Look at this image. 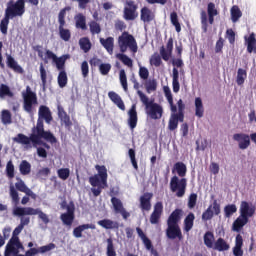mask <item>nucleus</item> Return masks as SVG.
Instances as JSON below:
<instances>
[{
    "instance_id": "nucleus-1",
    "label": "nucleus",
    "mask_w": 256,
    "mask_h": 256,
    "mask_svg": "<svg viewBox=\"0 0 256 256\" xmlns=\"http://www.w3.org/2000/svg\"><path fill=\"white\" fill-rule=\"evenodd\" d=\"M48 143H51V145L57 143V138L51 131H45L43 129V124L41 122L38 123V127L32 128V133L28 137L25 134H18L17 137L14 138L15 143H19L20 145H27L28 147H31V143L33 147H37L38 145H42L44 149H51V146Z\"/></svg>"
},
{
    "instance_id": "nucleus-2",
    "label": "nucleus",
    "mask_w": 256,
    "mask_h": 256,
    "mask_svg": "<svg viewBox=\"0 0 256 256\" xmlns=\"http://www.w3.org/2000/svg\"><path fill=\"white\" fill-rule=\"evenodd\" d=\"M138 97L141 101V103L145 107V113L149 119H152L154 121H157L163 117V106L157 102H155L154 99H149L143 91L138 90Z\"/></svg>"
},
{
    "instance_id": "nucleus-3",
    "label": "nucleus",
    "mask_w": 256,
    "mask_h": 256,
    "mask_svg": "<svg viewBox=\"0 0 256 256\" xmlns=\"http://www.w3.org/2000/svg\"><path fill=\"white\" fill-rule=\"evenodd\" d=\"M95 169L98 172V174L91 176L89 178V183L92 187H97V188H91V191L94 197H99L103 189V187H101V184L105 186L107 185V178H108L107 167L105 165L97 164L95 166Z\"/></svg>"
},
{
    "instance_id": "nucleus-4",
    "label": "nucleus",
    "mask_w": 256,
    "mask_h": 256,
    "mask_svg": "<svg viewBox=\"0 0 256 256\" xmlns=\"http://www.w3.org/2000/svg\"><path fill=\"white\" fill-rule=\"evenodd\" d=\"M23 231V226L18 225L13 233L12 237L8 241L5 247L4 256L17 255L20 251H25V246L21 243L19 239V234Z\"/></svg>"
},
{
    "instance_id": "nucleus-5",
    "label": "nucleus",
    "mask_w": 256,
    "mask_h": 256,
    "mask_svg": "<svg viewBox=\"0 0 256 256\" xmlns=\"http://www.w3.org/2000/svg\"><path fill=\"white\" fill-rule=\"evenodd\" d=\"M217 15H219L217 6L213 2H209L207 4V12L205 10L200 12V21L203 33H207L209 25H213V23H215V17H217Z\"/></svg>"
},
{
    "instance_id": "nucleus-6",
    "label": "nucleus",
    "mask_w": 256,
    "mask_h": 256,
    "mask_svg": "<svg viewBox=\"0 0 256 256\" xmlns=\"http://www.w3.org/2000/svg\"><path fill=\"white\" fill-rule=\"evenodd\" d=\"M118 47L121 53H127V49H129L132 53H137V40H135V37L129 34V32L124 31L118 37Z\"/></svg>"
},
{
    "instance_id": "nucleus-7",
    "label": "nucleus",
    "mask_w": 256,
    "mask_h": 256,
    "mask_svg": "<svg viewBox=\"0 0 256 256\" xmlns=\"http://www.w3.org/2000/svg\"><path fill=\"white\" fill-rule=\"evenodd\" d=\"M25 14V1L24 0H17L14 2L10 0L7 3V7L5 9V15L8 16L10 19H15V17H23Z\"/></svg>"
},
{
    "instance_id": "nucleus-8",
    "label": "nucleus",
    "mask_w": 256,
    "mask_h": 256,
    "mask_svg": "<svg viewBox=\"0 0 256 256\" xmlns=\"http://www.w3.org/2000/svg\"><path fill=\"white\" fill-rule=\"evenodd\" d=\"M23 109L26 113H33V105H37V94L31 90L30 86L26 87V91L22 92Z\"/></svg>"
},
{
    "instance_id": "nucleus-9",
    "label": "nucleus",
    "mask_w": 256,
    "mask_h": 256,
    "mask_svg": "<svg viewBox=\"0 0 256 256\" xmlns=\"http://www.w3.org/2000/svg\"><path fill=\"white\" fill-rule=\"evenodd\" d=\"M187 189V178H181L173 176L170 180V190L172 193H176V197H183Z\"/></svg>"
},
{
    "instance_id": "nucleus-10",
    "label": "nucleus",
    "mask_w": 256,
    "mask_h": 256,
    "mask_svg": "<svg viewBox=\"0 0 256 256\" xmlns=\"http://www.w3.org/2000/svg\"><path fill=\"white\" fill-rule=\"evenodd\" d=\"M46 58L52 59L53 63L56 65V69L58 71H65V63L67 62V59H69V54L62 55L60 57H57L55 53L51 50H46Z\"/></svg>"
},
{
    "instance_id": "nucleus-11",
    "label": "nucleus",
    "mask_w": 256,
    "mask_h": 256,
    "mask_svg": "<svg viewBox=\"0 0 256 256\" xmlns=\"http://www.w3.org/2000/svg\"><path fill=\"white\" fill-rule=\"evenodd\" d=\"M43 119L48 124L53 121V116L51 115V110L49 109V107H47L45 105H41L39 107L38 120H37L36 126H34V127H39V123H41L42 129H45V125L43 124Z\"/></svg>"
},
{
    "instance_id": "nucleus-12",
    "label": "nucleus",
    "mask_w": 256,
    "mask_h": 256,
    "mask_svg": "<svg viewBox=\"0 0 256 256\" xmlns=\"http://www.w3.org/2000/svg\"><path fill=\"white\" fill-rule=\"evenodd\" d=\"M66 213H62L60 215V219L64 225L67 227H71L73 225V221H75V203L72 201L69 202Z\"/></svg>"
},
{
    "instance_id": "nucleus-13",
    "label": "nucleus",
    "mask_w": 256,
    "mask_h": 256,
    "mask_svg": "<svg viewBox=\"0 0 256 256\" xmlns=\"http://www.w3.org/2000/svg\"><path fill=\"white\" fill-rule=\"evenodd\" d=\"M221 214V204L214 200L212 205H210L203 213H202V221H211L214 215Z\"/></svg>"
},
{
    "instance_id": "nucleus-14",
    "label": "nucleus",
    "mask_w": 256,
    "mask_h": 256,
    "mask_svg": "<svg viewBox=\"0 0 256 256\" xmlns=\"http://www.w3.org/2000/svg\"><path fill=\"white\" fill-rule=\"evenodd\" d=\"M166 237L172 241L175 239L183 241V232H181V227L175 224H167Z\"/></svg>"
},
{
    "instance_id": "nucleus-15",
    "label": "nucleus",
    "mask_w": 256,
    "mask_h": 256,
    "mask_svg": "<svg viewBox=\"0 0 256 256\" xmlns=\"http://www.w3.org/2000/svg\"><path fill=\"white\" fill-rule=\"evenodd\" d=\"M256 207L252 203L247 201H242L240 204V217L247 219L249 221L250 217L255 215Z\"/></svg>"
},
{
    "instance_id": "nucleus-16",
    "label": "nucleus",
    "mask_w": 256,
    "mask_h": 256,
    "mask_svg": "<svg viewBox=\"0 0 256 256\" xmlns=\"http://www.w3.org/2000/svg\"><path fill=\"white\" fill-rule=\"evenodd\" d=\"M57 111H58V117L61 121V125H64L67 131H71V127H73V121H71V117L69 116V114H67V112L65 111V108H63V106L61 105H58Z\"/></svg>"
},
{
    "instance_id": "nucleus-17",
    "label": "nucleus",
    "mask_w": 256,
    "mask_h": 256,
    "mask_svg": "<svg viewBox=\"0 0 256 256\" xmlns=\"http://www.w3.org/2000/svg\"><path fill=\"white\" fill-rule=\"evenodd\" d=\"M233 141L238 142L239 149L245 150L251 145V136L245 133H236L233 135Z\"/></svg>"
},
{
    "instance_id": "nucleus-18",
    "label": "nucleus",
    "mask_w": 256,
    "mask_h": 256,
    "mask_svg": "<svg viewBox=\"0 0 256 256\" xmlns=\"http://www.w3.org/2000/svg\"><path fill=\"white\" fill-rule=\"evenodd\" d=\"M139 121V117L137 116V104H133L128 111V126L131 131L137 127V123Z\"/></svg>"
},
{
    "instance_id": "nucleus-19",
    "label": "nucleus",
    "mask_w": 256,
    "mask_h": 256,
    "mask_svg": "<svg viewBox=\"0 0 256 256\" xmlns=\"http://www.w3.org/2000/svg\"><path fill=\"white\" fill-rule=\"evenodd\" d=\"M161 215H163V202H157L154 205V210L150 216V223L152 225H157L161 219Z\"/></svg>"
},
{
    "instance_id": "nucleus-20",
    "label": "nucleus",
    "mask_w": 256,
    "mask_h": 256,
    "mask_svg": "<svg viewBox=\"0 0 256 256\" xmlns=\"http://www.w3.org/2000/svg\"><path fill=\"white\" fill-rule=\"evenodd\" d=\"M153 193L146 192L140 197V209L142 211H151V200Z\"/></svg>"
},
{
    "instance_id": "nucleus-21",
    "label": "nucleus",
    "mask_w": 256,
    "mask_h": 256,
    "mask_svg": "<svg viewBox=\"0 0 256 256\" xmlns=\"http://www.w3.org/2000/svg\"><path fill=\"white\" fill-rule=\"evenodd\" d=\"M17 180H18V182L15 183V187H16L17 191H20L21 193H25L27 195V197L36 199L37 195L34 194L33 191L31 189H29V187H27L25 182L20 178H17Z\"/></svg>"
},
{
    "instance_id": "nucleus-22",
    "label": "nucleus",
    "mask_w": 256,
    "mask_h": 256,
    "mask_svg": "<svg viewBox=\"0 0 256 256\" xmlns=\"http://www.w3.org/2000/svg\"><path fill=\"white\" fill-rule=\"evenodd\" d=\"M245 45L247 47V53L256 54V36L255 32H252L249 36H244Z\"/></svg>"
},
{
    "instance_id": "nucleus-23",
    "label": "nucleus",
    "mask_w": 256,
    "mask_h": 256,
    "mask_svg": "<svg viewBox=\"0 0 256 256\" xmlns=\"http://www.w3.org/2000/svg\"><path fill=\"white\" fill-rule=\"evenodd\" d=\"M181 217H183L182 209H175L167 219V225H179V221H181Z\"/></svg>"
},
{
    "instance_id": "nucleus-24",
    "label": "nucleus",
    "mask_w": 256,
    "mask_h": 256,
    "mask_svg": "<svg viewBox=\"0 0 256 256\" xmlns=\"http://www.w3.org/2000/svg\"><path fill=\"white\" fill-rule=\"evenodd\" d=\"M140 19L143 23H151L155 19V13L148 7H143L140 11Z\"/></svg>"
},
{
    "instance_id": "nucleus-25",
    "label": "nucleus",
    "mask_w": 256,
    "mask_h": 256,
    "mask_svg": "<svg viewBox=\"0 0 256 256\" xmlns=\"http://www.w3.org/2000/svg\"><path fill=\"white\" fill-rule=\"evenodd\" d=\"M86 229H97V226L95 224H82L78 227L74 228L73 235L76 239H81L83 237V231H86Z\"/></svg>"
},
{
    "instance_id": "nucleus-26",
    "label": "nucleus",
    "mask_w": 256,
    "mask_h": 256,
    "mask_svg": "<svg viewBox=\"0 0 256 256\" xmlns=\"http://www.w3.org/2000/svg\"><path fill=\"white\" fill-rule=\"evenodd\" d=\"M100 43L104 49L109 53V55H113V49L115 47V38L108 37V38H100Z\"/></svg>"
},
{
    "instance_id": "nucleus-27",
    "label": "nucleus",
    "mask_w": 256,
    "mask_h": 256,
    "mask_svg": "<svg viewBox=\"0 0 256 256\" xmlns=\"http://www.w3.org/2000/svg\"><path fill=\"white\" fill-rule=\"evenodd\" d=\"M13 215H15L16 217H23L24 215H37V212L35 211V208L32 207H16L13 210Z\"/></svg>"
},
{
    "instance_id": "nucleus-28",
    "label": "nucleus",
    "mask_w": 256,
    "mask_h": 256,
    "mask_svg": "<svg viewBox=\"0 0 256 256\" xmlns=\"http://www.w3.org/2000/svg\"><path fill=\"white\" fill-rule=\"evenodd\" d=\"M108 97L114 104L117 105L119 109H121V111H125V103L123 102V99H121V96H119V94L110 91L108 93Z\"/></svg>"
},
{
    "instance_id": "nucleus-29",
    "label": "nucleus",
    "mask_w": 256,
    "mask_h": 256,
    "mask_svg": "<svg viewBox=\"0 0 256 256\" xmlns=\"http://www.w3.org/2000/svg\"><path fill=\"white\" fill-rule=\"evenodd\" d=\"M249 223L247 218H243V216H239L232 224V231L236 233H240L241 229Z\"/></svg>"
},
{
    "instance_id": "nucleus-30",
    "label": "nucleus",
    "mask_w": 256,
    "mask_h": 256,
    "mask_svg": "<svg viewBox=\"0 0 256 256\" xmlns=\"http://www.w3.org/2000/svg\"><path fill=\"white\" fill-rule=\"evenodd\" d=\"M100 227L103 229L111 230V229H119V222L113 221L111 219H103L97 222Z\"/></svg>"
},
{
    "instance_id": "nucleus-31",
    "label": "nucleus",
    "mask_w": 256,
    "mask_h": 256,
    "mask_svg": "<svg viewBox=\"0 0 256 256\" xmlns=\"http://www.w3.org/2000/svg\"><path fill=\"white\" fill-rule=\"evenodd\" d=\"M195 115L199 119L205 115V107H203V100L201 97L195 98Z\"/></svg>"
},
{
    "instance_id": "nucleus-32",
    "label": "nucleus",
    "mask_w": 256,
    "mask_h": 256,
    "mask_svg": "<svg viewBox=\"0 0 256 256\" xmlns=\"http://www.w3.org/2000/svg\"><path fill=\"white\" fill-rule=\"evenodd\" d=\"M172 87L174 93H179L181 85L179 84V70L177 68H173L172 70Z\"/></svg>"
},
{
    "instance_id": "nucleus-33",
    "label": "nucleus",
    "mask_w": 256,
    "mask_h": 256,
    "mask_svg": "<svg viewBox=\"0 0 256 256\" xmlns=\"http://www.w3.org/2000/svg\"><path fill=\"white\" fill-rule=\"evenodd\" d=\"M195 223V214L190 212L186 218L184 219V231L189 233L193 229V225Z\"/></svg>"
},
{
    "instance_id": "nucleus-34",
    "label": "nucleus",
    "mask_w": 256,
    "mask_h": 256,
    "mask_svg": "<svg viewBox=\"0 0 256 256\" xmlns=\"http://www.w3.org/2000/svg\"><path fill=\"white\" fill-rule=\"evenodd\" d=\"M59 37L62 41H71V30L65 28V25L58 26Z\"/></svg>"
},
{
    "instance_id": "nucleus-35",
    "label": "nucleus",
    "mask_w": 256,
    "mask_h": 256,
    "mask_svg": "<svg viewBox=\"0 0 256 256\" xmlns=\"http://www.w3.org/2000/svg\"><path fill=\"white\" fill-rule=\"evenodd\" d=\"M230 15H231L232 23H237V21H239V18L243 17V12H241V9L239 8V6L234 5L230 9Z\"/></svg>"
},
{
    "instance_id": "nucleus-36",
    "label": "nucleus",
    "mask_w": 256,
    "mask_h": 256,
    "mask_svg": "<svg viewBox=\"0 0 256 256\" xmlns=\"http://www.w3.org/2000/svg\"><path fill=\"white\" fill-rule=\"evenodd\" d=\"M229 248V244L223 238H218L214 243V249L216 251H229Z\"/></svg>"
},
{
    "instance_id": "nucleus-37",
    "label": "nucleus",
    "mask_w": 256,
    "mask_h": 256,
    "mask_svg": "<svg viewBox=\"0 0 256 256\" xmlns=\"http://www.w3.org/2000/svg\"><path fill=\"white\" fill-rule=\"evenodd\" d=\"M174 170L176 171L178 177H185L187 175V165L183 162H176L174 164Z\"/></svg>"
},
{
    "instance_id": "nucleus-38",
    "label": "nucleus",
    "mask_w": 256,
    "mask_h": 256,
    "mask_svg": "<svg viewBox=\"0 0 256 256\" xmlns=\"http://www.w3.org/2000/svg\"><path fill=\"white\" fill-rule=\"evenodd\" d=\"M75 21H76L77 29H82L83 31H85V29H87V20L83 14H78L75 17Z\"/></svg>"
},
{
    "instance_id": "nucleus-39",
    "label": "nucleus",
    "mask_w": 256,
    "mask_h": 256,
    "mask_svg": "<svg viewBox=\"0 0 256 256\" xmlns=\"http://www.w3.org/2000/svg\"><path fill=\"white\" fill-rule=\"evenodd\" d=\"M215 241V235L211 231H207L204 234V245L208 247V249H213V243Z\"/></svg>"
},
{
    "instance_id": "nucleus-40",
    "label": "nucleus",
    "mask_w": 256,
    "mask_h": 256,
    "mask_svg": "<svg viewBox=\"0 0 256 256\" xmlns=\"http://www.w3.org/2000/svg\"><path fill=\"white\" fill-rule=\"evenodd\" d=\"M79 45L84 53H89V51H91V40H89L88 37L80 38Z\"/></svg>"
},
{
    "instance_id": "nucleus-41",
    "label": "nucleus",
    "mask_w": 256,
    "mask_h": 256,
    "mask_svg": "<svg viewBox=\"0 0 256 256\" xmlns=\"http://www.w3.org/2000/svg\"><path fill=\"white\" fill-rule=\"evenodd\" d=\"M245 79H247V70L243 68H239L237 71L236 83L241 86L245 83Z\"/></svg>"
},
{
    "instance_id": "nucleus-42",
    "label": "nucleus",
    "mask_w": 256,
    "mask_h": 256,
    "mask_svg": "<svg viewBox=\"0 0 256 256\" xmlns=\"http://www.w3.org/2000/svg\"><path fill=\"white\" fill-rule=\"evenodd\" d=\"M69 81V78H67V72L65 70L60 71L58 74V85L61 89L64 87H67V83Z\"/></svg>"
},
{
    "instance_id": "nucleus-43",
    "label": "nucleus",
    "mask_w": 256,
    "mask_h": 256,
    "mask_svg": "<svg viewBox=\"0 0 256 256\" xmlns=\"http://www.w3.org/2000/svg\"><path fill=\"white\" fill-rule=\"evenodd\" d=\"M234 213H237V206L235 204H228L224 207V217L226 219L233 217Z\"/></svg>"
},
{
    "instance_id": "nucleus-44",
    "label": "nucleus",
    "mask_w": 256,
    "mask_h": 256,
    "mask_svg": "<svg viewBox=\"0 0 256 256\" xmlns=\"http://www.w3.org/2000/svg\"><path fill=\"white\" fill-rule=\"evenodd\" d=\"M19 171L21 175H29L31 173V163L27 160H22L19 165Z\"/></svg>"
},
{
    "instance_id": "nucleus-45",
    "label": "nucleus",
    "mask_w": 256,
    "mask_h": 256,
    "mask_svg": "<svg viewBox=\"0 0 256 256\" xmlns=\"http://www.w3.org/2000/svg\"><path fill=\"white\" fill-rule=\"evenodd\" d=\"M138 15L139 14L137 13V10H131V9L124 8V19L126 21H135V19H137Z\"/></svg>"
},
{
    "instance_id": "nucleus-46",
    "label": "nucleus",
    "mask_w": 256,
    "mask_h": 256,
    "mask_svg": "<svg viewBox=\"0 0 256 256\" xmlns=\"http://www.w3.org/2000/svg\"><path fill=\"white\" fill-rule=\"evenodd\" d=\"M116 57L123 63V65H126V67H133V60L123 52L117 54Z\"/></svg>"
},
{
    "instance_id": "nucleus-47",
    "label": "nucleus",
    "mask_w": 256,
    "mask_h": 256,
    "mask_svg": "<svg viewBox=\"0 0 256 256\" xmlns=\"http://www.w3.org/2000/svg\"><path fill=\"white\" fill-rule=\"evenodd\" d=\"M170 21L172 25L175 26L176 32L181 33V23H179V16L177 15V12H172L170 14Z\"/></svg>"
},
{
    "instance_id": "nucleus-48",
    "label": "nucleus",
    "mask_w": 256,
    "mask_h": 256,
    "mask_svg": "<svg viewBox=\"0 0 256 256\" xmlns=\"http://www.w3.org/2000/svg\"><path fill=\"white\" fill-rule=\"evenodd\" d=\"M14 94L6 84L0 85V98L3 99L4 97H13Z\"/></svg>"
},
{
    "instance_id": "nucleus-49",
    "label": "nucleus",
    "mask_w": 256,
    "mask_h": 256,
    "mask_svg": "<svg viewBox=\"0 0 256 256\" xmlns=\"http://www.w3.org/2000/svg\"><path fill=\"white\" fill-rule=\"evenodd\" d=\"M67 11H71V7L70 6H66L63 9L60 10L59 14H58V23L59 25H66L67 22H65V17L67 15Z\"/></svg>"
},
{
    "instance_id": "nucleus-50",
    "label": "nucleus",
    "mask_w": 256,
    "mask_h": 256,
    "mask_svg": "<svg viewBox=\"0 0 256 256\" xmlns=\"http://www.w3.org/2000/svg\"><path fill=\"white\" fill-rule=\"evenodd\" d=\"M6 175L8 179L15 178V165H13V161L10 160L6 164Z\"/></svg>"
},
{
    "instance_id": "nucleus-51",
    "label": "nucleus",
    "mask_w": 256,
    "mask_h": 256,
    "mask_svg": "<svg viewBox=\"0 0 256 256\" xmlns=\"http://www.w3.org/2000/svg\"><path fill=\"white\" fill-rule=\"evenodd\" d=\"M57 175L62 181H67L71 175V170H69V168H60L57 170Z\"/></svg>"
},
{
    "instance_id": "nucleus-52",
    "label": "nucleus",
    "mask_w": 256,
    "mask_h": 256,
    "mask_svg": "<svg viewBox=\"0 0 256 256\" xmlns=\"http://www.w3.org/2000/svg\"><path fill=\"white\" fill-rule=\"evenodd\" d=\"M1 121L3 125H11V123H13L11 112L9 110L2 111Z\"/></svg>"
},
{
    "instance_id": "nucleus-53",
    "label": "nucleus",
    "mask_w": 256,
    "mask_h": 256,
    "mask_svg": "<svg viewBox=\"0 0 256 256\" xmlns=\"http://www.w3.org/2000/svg\"><path fill=\"white\" fill-rule=\"evenodd\" d=\"M111 203H112V205L114 207V211H116V213H119L120 211L125 209L123 207V202H121V200L117 197H112Z\"/></svg>"
},
{
    "instance_id": "nucleus-54",
    "label": "nucleus",
    "mask_w": 256,
    "mask_h": 256,
    "mask_svg": "<svg viewBox=\"0 0 256 256\" xmlns=\"http://www.w3.org/2000/svg\"><path fill=\"white\" fill-rule=\"evenodd\" d=\"M10 19L11 18H9V16H6V14H4V18L0 22V30L3 35H7V29L9 27Z\"/></svg>"
},
{
    "instance_id": "nucleus-55",
    "label": "nucleus",
    "mask_w": 256,
    "mask_h": 256,
    "mask_svg": "<svg viewBox=\"0 0 256 256\" xmlns=\"http://www.w3.org/2000/svg\"><path fill=\"white\" fill-rule=\"evenodd\" d=\"M119 79L120 83L124 89L125 92L129 91V87L127 85V74L125 73V70H120L119 72Z\"/></svg>"
},
{
    "instance_id": "nucleus-56",
    "label": "nucleus",
    "mask_w": 256,
    "mask_h": 256,
    "mask_svg": "<svg viewBox=\"0 0 256 256\" xmlns=\"http://www.w3.org/2000/svg\"><path fill=\"white\" fill-rule=\"evenodd\" d=\"M40 77L42 81V88L45 91L47 87V70H45V66H43V64H40Z\"/></svg>"
},
{
    "instance_id": "nucleus-57",
    "label": "nucleus",
    "mask_w": 256,
    "mask_h": 256,
    "mask_svg": "<svg viewBox=\"0 0 256 256\" xmlns=\"http://www.w3.org/2000/svg\"><path fill=\"white\" fill-rule=\"evenodd\" d=\"M89 27L92 35H99V33H101V25L97 23V21H91Z\"/></svg>"
},
{
    "instance_id": "nucleus-58",
    "label": "nucleus",
    "mask_w": 256,
    "mask_h": 256,
    "mask_svg": "<svg viewBox=\"0 0 256 256\" xmlns=\"http://www.w3.org/2000/svg\"><path fill=\"white\" fill-rule=\"evenodd\" d=\"M6 63L7 67L13 69L14 71H17V69H21V67L17 64V61H15V58H13V56L11 55L7 56Z\"/></svg>"
},
{
    "instance_id": "nucleus-59",
    "label": "nucleus",
    "mask_w": 256,
    "mask_h": 256,
    "mask_svg": "<svg viewBox=\"0 0 256 256\" xmlns=\"http://www.w3.org/2000/svg\"><path fill=\"white\" fill-rule=\"evenodd\" d=\"M107 256H117V252H115V246L113 245V239H107Z\"/></svg>"
},
{
    "instance_id": "nucleus-60",
    "label": "nucleus",
    "mask_w": 256,
    "mask_h": 256,
    "mask_svg": "<svg viewBox=\"0 0 256 256\" xmlns=\"http://www.w3.org/2000/svg\"><path fill=\"white\" fill-rule=\"evenodd\" d=\"M197 205V193H191L188 197V209H195Z\"/></svg>"
},
{
    "instance_id": "nucleus-61",
    "label": "nucleus",
    "mask_w": 256,
    "mask_h": 256,
    "mask_svg": "<svg viewBox=\"0 0 256 256\" xmlns=\"http://www.w3.org/2000/svg\"><path fill=\"white\" fill-rule=\"evenodd\" d=\"M151 65H154V67H161V64L163 61L161 60V56L159 54H153L150 59Z\"/></svg>"
},
{
    "instance_id": "nucleus-62",
    "label": "nucleus",
    "mask_w": 256,
    "mask_h": 256,
    "mask_svg": "<svg viewBox=\"0 0 256 256\" xmlns=\"http://www.w3.org/2000/svg\"><path fill=\"white\" fill-rule=\"evenodd\" d=\"M147 93H151L153 91H157V81L150 80L145 84Z\"/></svg>"
},
{
    "instance_id": "nucleus-63",
    "label": "nucleus",
    "mask_w": 256,
    "mask_h": 256,
    "mask_svg": "<svg viewBox=\"0 0 256 256\" xmlns=\"http://www.w3.org/2000/svg\"><path fill=\"white\" fill-rule=\"evenodd\" d=\"M99 71L101 75H109V71H111V64L102 63L99 65Z\"/></svg>"
},
{
    "instance_id": "nucleus-64",
    "label": "nucleus",
    "mask_w": 256,
    "mask_h": 256,
    "mask_svg": "<svg viewBox=\"0 0 256 256\" xmlns=\"http://www.w3.org/2000/svg\"><path fill=\"white\" fill-rule=\"evenodd\" d=\"M39 249L37 248H30L28 251H26L25 255L23 254H19V252H17V254H10V256H34L39 254Z\"/></svg>"
}]
</instances>
